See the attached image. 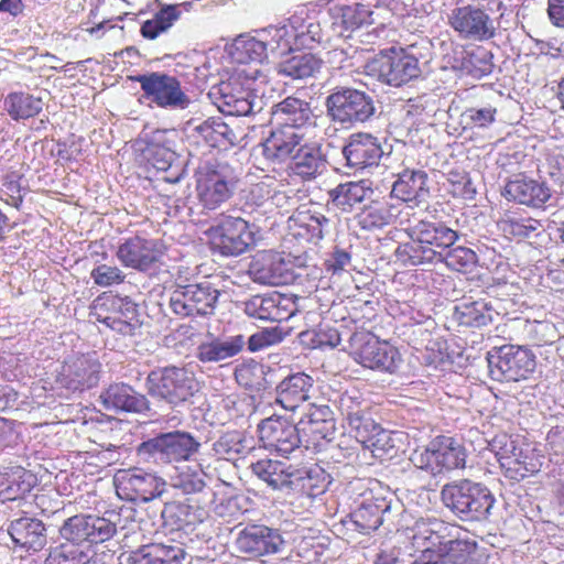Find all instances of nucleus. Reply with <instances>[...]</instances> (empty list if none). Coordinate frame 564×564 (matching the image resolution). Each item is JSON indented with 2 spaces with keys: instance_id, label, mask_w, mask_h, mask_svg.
Segmentation results:
<instances>
[{
  "instance_id": "obj_1",
  "label": "nucleus",
  "mask_w": 564,
  "mask_h": 564,
  "mask_svg": "<svg viewBox=\"0 0 564 564\" xmlns=\"http://www.w3.org/2000/svg\"><path fill=\"white\" fill-rule=\"evenodd\" d=\"M411 545L420 561L441 564H482L476 541L460 536L458 525L437 518L419 519L412 528Z\"/></svg>"
},
{
  "instance_id": "obj_2",
  "label": "nucleus",
  "mask_w": 564,
  "mask_h": 564,
  "mask_svg": "<svg viewBox=\"0 0 564 564\" xmlns=\"http://www.w3.org/2000/svg\"><path fill=\"white\" fill-rule=\"evenodd\" d=\"M405 234L410 241L399 245L395 256L410 265L432 263L441 259L443 250L452 247L458 239L456 230L441 221L426 219L409 224Z\"/></svg>"
},
{
  "instance_id": "obj_3",
  "label": "nucleus",
  "mask_w": 564,
  "mask_h": 564,
  "mask_svg": "<svg viewBox=\"0 0 564 564\" xmlns=\"http://www.w3.org/2000/svg\"><path fill=\"white\" fill-rule=\"evenodd\" d=\"M195 197L202 213L219 209L235 195L239 178L234 169L225 162H208L194 174Z\"/></svg>"
},
{
  "instance_id": "obj_4",
  "label": "nucleus",
  "mask_w": 564,
  "mask_h": 564,
  "mask_svg": "<svg viewBox=\"0 0 564 564\" xmlns=\"http://www.w3.org/2000/svg\"><path fill=\"white\" fill-rule=\"evenodd\" d=\"M148 393L156 400L177 406L199 390V382L186 367L164 366L151 370L145 379Z\"/></svg>"
},
{
  "instance_id": "obj_5",
  "label": "nucleus",
  "mask_w": 564,
  "mask_h": 564,
  "mask_svg": "<svg viewBox=\"0 0 564 564\" xmlns=\"http://www.w3.org/2000/svg\"><path fill=\"white\" fill-rule=\"evenodd\" d=\"M346 350L364 368L380 372L393 373L402 361L395 346L365 329L350 335Z\"/></svg>"
},
{
  "instance_id": "obj_6",
  "label": "nucleus",
  "mask_w": 564,
  "mask_h": 564,
  "mask_svg": "<svg viewBox=\"0 0 564 564\" xmlns=\"http://www.w3.org/2000/svg\"><path fill=\"white\" fill-rule=\"evenodd\" d=\"M441 496L444 505L465 521L486 519L495 502L487 487L468 479L445 485Z\"/></svg>"
},
{
  "instance_id": "obj_7",
  "label": "nucleus",
  "mask_w": 564,
  "mask_h": 564,
  "mask_svg": "<svg viewBox=\"0 0 564 564\" xmlns=\"http://www.w3.org/2000/svg\"><path fill=\"white\" fill-rule=\"evenodd\" d=\"M356 509L351 520L364 534L376 531L383 522V514L390 510V491L377 479L358 480L354 485Z\"/></svg>"
},
{
  "instance_id": "obj_8",
  "label": "nucleus",
  "mask_w": 564,
  "mask_h": 564,
  "mask_svg": "<svg viewBox=\"0 0 564 564\" xmlns=\"http://www.w3.org/2000/svg\"><path fill=\"white\" fill-rule=\"evenodd\" d=\"M466 448L455 437L437 435L422 451L411 457L413 465L432 476H438L466 466Z\"/></svg>"
},
{
  "instance_id": "obj_9",
  "label": "nucleus",
  "mask_w": 564,
  "mask_h": 564,
  "mask_svg": "<svg viewBox=\"0 0 564 564\" xmlns=\"http://www.w3.org/2000/svg\"><path fill=\"white\" fill-rule=\"evenodd\" d=\"M131 80L139 83L141 99L149 106L174 110L185 109L191 104L181 80L169 73L150 72L132 76Z\"/></svg>"
},
{
  "instance_id": "obj_10",
  "label": "nucleus",
  "mask_w": 564,
  "mask_h": 564,
  "mask_svg": "<svg viewBox=\"0 0 564 564\" xmlns=\"http://www.w3.org/2000/svg\"><path fill=\"white\" fill-rule=\"evenodd\" d=\"M89 315L122 336H133L140 327L137 305L117 294L98 295L90 305Z\"/></svg>"
},
{
  "instance_id": "obj_11",
  "label": "nucleus",
  "mask_w": 564,
  "mask_h": 564,
  "mask_svg": "<svg viewBox=\"0 0 564 564\" xmlns=\"http://www.w3.org/2000/svg\"><path fill=\"white\" fill-rule=\"evenodd\" d=\"M261 76L258 69H240L221 82L217 87L218 108L229 116H247L253 110L252 91Z\"/></svg>"
},
{
  "instance_id": "obj_12",
  "label": "nucleus",
  "mask_w": 564,
  "mask_h": 564,
  "mask_svg": "<svg viewBox=\"0 0 564 564\" xmlns=\"http://www.w3.org/2000/svg\"><path fill=\"white\" fill-rule=\"evenodd\" d=\"M206 235L212 249L226 257L240 256L254 242L249 223L241 217L223 216Z\"/></svg>"
},
{
  "instance_id": "obj_13",
  "label": "nucleus",
  "mask_w": 564,
  "mask_h": 564,
  "mask_svg": "<svg viewBox=\"0 0 564 564\" xmlns=\"http://www.w3.org/2000/svg\"><path fill=\"white\" fill-rule=\"evenodd\" d=\"M220 291L209 281L177 285L172 292L170 307L181 317L206 316L214 313Z\"/></svg>"
},
{
  "instance_id": "obj_14",
  "label": "nucleus",
  "mask_w": 564,
  "mask_h": 564,
  "mask_svg": "<svg viewBox=\"0 0 564 564\" xmlns=\"http://www.w3.org/2000/svg\"><path fill=\"white\" fill-rule=\"evenodd\" d=\"M367 69L381 82L397 87L419 77L421 72L415 56L394 47L377 54L367 64Z\"/></svg>"
},
{
  "instance_id": "obj_15",
  "label": "nucleus",
  "mask_w": 564,
  "mask_h": 564,
  "mask_svg": "<svg viewBox=\"0 0 564 564\" xmlns=\"http://www.w3.org/2000/svg\"><path fill=\"white\" fill-rule=\"evenodd\" d=\"M199 447L200 443L191 433L174 431L142 442L138 446V454L153 456L170 464L189 460Z\"/></svg>"
},
{
  "instance_id": "obj_16",
  "label": "nucleus",
  "mask_w": 564,
  "mask_h": 564,
  "mask_svg": "<svg viewBox=\"0 0 564 564\" xmlns=\"http://www.w3.org/2000/svg\"><path fill=\"white\" fill-rule=\"evenodd\" d=\"M165 251L162 240L137 234L123 239L116 257L123 267L145 272L161 262Z\"/></svg>"
},
{
  "instance_id": "obj_17",
  "label": "nucleus",
  "mask_w": 564,
  "mask_h": 564,
  "mask_svg": "<svg viewBox=\"0 0 564 564\" xmlns=\"http://www.w3.org/2000/svg\"><path fill=\"white\" fill-rule=\"evenodd\" d=\"M327 6L332 28L341 36L376 23L378 18L369 0H329Z\"/></svg>"
},
{
  "instance_id": "obj_18",
  "label": "nucleus",
  "mask_w": 564,
  "mask_h": 564,
  "mask_svg": "<svg viewBox=\"0 0 564 564\" xmlns=\"http://www.w3.org/2000/svg\"><path fill=\"white\" fill-rule=\"evenodd\" d=\"M490 375L499 381H520L527 379L535 369V356L525 348L502 346L497 356L488 359Z\"/></svg>"
},
{
  "instance_id": "obj_19",
  "label": "nucleus",
  "mask_w": 564,
  "mask_h": 564,
  "mask_svg": "<svg viewBox=\"0 0 564 564\" xmlns=\"http://www.w3.org/2000/svg\"><path fill=\"white\" fill-rule=\"evenodd\" d=\"M100 369V362L93 356L73 355L63 361L56 382L66 390L82 392L98 384Z\"/></svg>"
},
{
  "instance_id": "obj_20",
  "label": "nucleus",
  "mask_w": 564,
  "mask_h": 564,
  "mask_svg": "<svg viewBox=\"0 0 564 564\" xmlns=\"http://www.w3.org/2000/svg\"><path fill=\"white\" fill-rule=\"evenodd\" d=\"M327 109L335 121L343 124L365 122L375 111L371 99L356 89H343L327 97Z\"/></svg>"
},
{
  "instance_id": "obj_21",
  "label": "nucleus",
  "mask_w": 564,
  "mask_h": 564,
  "mask_svg": "<svg viewBox=\"0 0 564 564\" xmlns=\"http://www.w3.org/2000/svg\"><path fill=\"white\" fill-rule=\"evenodd\" d=\"M117 494L129 501H150L164 490V481L141 468L119 470L115 476Z\"/></svg>"
},
{
  "instance_id": "obj_22",
  "label": "nucleus",
  "mask_w": 564,
  "mask_h": 564,
  "mask_svg": "<svg viewBox=\"0 0 564 564\" xmlns=\"http://www.w3.org/2000/svg\"><path fill=\"white\" fill-rule=\"evenodd\" d=\"M452 29L462 39L488 41L496 34L494 19L482 8L466 4L455 8L448 17Z\"/></svg>"
},
{
  "instance_id": "obj_23",
  "label": "nucleus",
  "mask_w": 564,
  "mask_h": 564,
  "mask_svg": "<svg viewBox=\"0 0 564 564\" xmlns=\"http://www.w3.org/2000/svg\"><path fill=\"white\" fill-rule=\"evenodd\" d=\"M117 532V527L110 520L97 516L78 514L68 518L61 528V534L66 541L78 545L84 542L98 544L110 540Z\"/></svg>"
},
{
  "instance_id": "obj_24",
  "label": "nucleus",
  "mask_w": 564,
  "mask_h": 564,
  "mask_svg": "<svg viewBox=\"0 0 564 564\" xmlns=\"http://www.w3.org/2000/svg\"><path fill=\"white\" fill-rule=\"evenodd\" d=\"M299 300L276 291L254 295L246 303V313L258 319L281 323L296 313H302L304 305H301Z\"/></svg>"
},
{
  "instance_id": "obj_25",
  "label": "nucleus",
  "mask_w": 564,
  "mask_h": 564,
  "mask_svg": "<svg viewBox=\"0 0 564 564\" xmlns=\"http://www.w3.org/2000/svg\"><path fill=\"white\" fill-rule=\"evenodd\" d=\"M332 414L328 405L312 404L308 413L297 423L301 444L306 448H318L324 442L330 441L335 431Z\"/></svg>"
},
{
  "instance_id": "obj_26",
  "label": "nucleus",
  "mask_w": 564,
  "mask_h": 564,
  "mask_svg": "<svg viewBox=\"0 0 564 564\" xmlns=\"http://www.w3.org/2000/svg\"><path fill=\"white\" fill-rule=\"evenodd\" d=\"M258 432L264 448L282 455L292 453L301 444L297 424L280 416L261 421Z\"/></svg>"
},
{
  "instance_id": "obj_27",
  "label": "nucleus",
  "mask_w": 564,
  "mask_h": 564,
  "mask_svg": "<svg viewBox=\"0 0 564 564\" xmlns=\"http://www.w3.org/2000/svg\"><path fill=\"white\" fill-rule=\"evenodd\" d=\"M282 544V536L276 530L260 524L246 527L236 540L237 550L250 557L274 554Z\"/></svg>"
},
{
  "instance_id": "obj_28",
  "label": "nucleus",
  "mask_w": 564,
  "mask_h": 564,
  "mask_svg": "<svg viewBox=\"0 0 564 564\" xmlns=\"http://www.w3.org/2000/svg\"><path fill=\"white\" fill-rule=\"evenodd\" d=\"M248 272L254 282L269 285L285 284L291 278L289 263L281 253L271 250L257 252Z\"/></svg>"
},
{
  "instance_id": "obj_29",
  "label": "nucleus",
  "mask_w": 564,
  "mask_h": 564,
  "mask_svg": "<svg viewBox=\"0 0 564 564\" xmlns=\"http://www.w3.org/2000/svg\"><path fill=\"white\" fill-rule=\"evenodd\" d=\"M505 197L520 205L541 208L551 197V191L543 182L518 175L505 185Z\"/></svg>"
},
{
  "instance_id": "obj_30",
  "label": "nucleus",
  "mask_w": 564,
  "mask_h": 564,
  "mask_svg": "<svg viewBox=\"0 0 564 564\" xmlns=\"http://www.w3.org/2000/svg\"><path fill=\"white\" fill-rule=\"evenodd\" d=\"M307 133L288 124H279L263 143L264 156L279 162L288 160L305 142Z\"/></svg>"
},
{
  "instance_id": "obj_31",
  "label": "nucleus",
  "mask_w": 564,
  "mask_h": 564,
  "mask_svg": "<svg viewBox=\"0 0 564 564\" xmlns=\"http://www.w3.org/2000/svg\"><path fill=\"white\" fill-rule=\"evenodd\" d=\"M343 153L347 164L355 169L377 165L382 156V148L378 139L369 133H354L344 147Z\"/></svg>"
},
{
  "instance_id": "obj_32",
  "label": "nucleus",
  "mask_w": 564,
  "mask_h": 564,
  "mask_svg": "<svg viewBox=\"0 0 564 564\" xmlns=\"http://www.w3.org/2000/svg\"><path fill=\"white\" fill-rule=\"evenodd\" d=\"M272 115L280 124H288L301 131L308 132L316 128L310 104L296 97H286L274 105Z\"/></svg>"
},
{
  "instance_id": "obj_33",
  "label": "nucleus",
  "mask_w": 564,
  "mask_h": 564,
  "mask_svg": "<svg viewBox=\"0 0 564 564\" xmlns=\"http://www.w3.org/2000/svg\"><path fill=\"white\" fill-rule=\"evenodd\" d=\"M429 176L423 170L405 169L399 173L392 185V194L405 203L420 205L430 195L427 186Z\"/></svg>"
},
{
  "instance_id": "obj_34",
  "label": "nucleus",
  "mask_w": 564,
  "mask_h": 564,
  "mask_svg": "<svg viewBox=\"0 0 564 564\" xmlns=\"http://www.w3.org/2000/svg\"><path fill=\"white\" fill-rule=\"evenodd\" d=\"M314 380L304 372L284 378L276 387V402L288 411H295L310 398Z\"/></svg>"
},
{
  "instance_id": "obj_35",
  "label": "nucleus",
  "mask_w": 564,
  "mask_h": 564,
  "mask_svg": "<svg viewBox=\"0 0 564 564\" xmlns=\"http://www.w3.org/2000/svg\"><path fill=\"white\" fill-rule=\"evenodd\" d=\"M329 484V474L318 465L294 466L290 489L303 497L316 498L327 490Z\"/></svg>"
},
{
  "instance_id": "obj_36",
  "label": "nucleus",
  "mask_w": 564,
  "mask_h": 564,
  "mask_svg": "<svg viewBox=\"0 0 564 564\" xmlns=\"http://www.w3.org/2000/svg\"><path fill=\"white\" fill-rule=\"evenodd\" d=\"M45 527L41 520L20 518L11 522L9 534L15 545L39 552L46 545Z\"/></svg>"
},
{
  "instance_id": "obj_37",
  "label": "nucleus",
  "mask_w": 564,
  "mask_h": 564,
  "mask_svg": "<svg viewBox=\"0 0 564 564\" xmlns=\"http://www.w3.org/2000/svg\"><path fill=\"white\" fill-rule=\"evenodd\" d=\"M497 225L506 238L516 241L535 238L543 231L539 219L518 212H508Z\"/></svg>"
},
{
  "instance_id": "obj_38",
  "label": "nucleus",
  "mask_w": 564,
  "mask_h": 564,
  "mask_svg": "<svg viewBox=\"0 0 564 564\" xmlns=\"http://www.w3.org/2000/svg\"><path fill=\"white\" fill-rule=\"evenodd\" d=\"M400 210L397 205L386 198L372 199L356 215L357 224L361 229H381L391 225Z\"/></svg>"
},
{
  "instance_id": "obj_39",
  "label": "nucleus",
  "mask_w": 564,
  "mask_h": 564,
  "mask_svg": "<svg viewBox=\"0 0 564 564\" xmlns=\"http://www.w3.org/2000/svg\"><path fill=\"white\" fill-rule=\"evenodd\" d=\"M43 107L44 101L41 97L23 90L11 91L3 99V110L15 122L37 117Z\"/></svg>"
},
{
  "instance_id": "obj_40",
  "label": "nucleus",
  "mask_w": 564,
  "mask_h": 564,
  "mask_svg": "<svg viewBox=\"0 0 564 564\" xmlns=\"http://www.w3.org/2000/svg\"><path fill=\"white\" fill-rule=\"evenodd\" d=\"M245 345L246 340L242 335L229 336L225 339L215 338L202 343L197 347L196 357L202 362H218L238 355Z\"/></svg>"
},
{
  "instance_id": "obj_41",
  "label": "nucleus",
  "mask_w": 564,
  "mask_h": 564,
  "mask_svg": "<svg viewBox=\"0 0 564 564\" xmlns=\"http://www.w3.org/2000/svg\"><path fill=\"white\" fill-rule=\"evenodd\" d=\"M185 552L180 546L152 543L133 552L130 564H183Z\"/></svg>"
},
{
  "instance_id": "obj_42",
  "label": "nucleus",
  "mask_w": 564,
  "mask_h": 564,
  "mask_svg": "<svg viewBox=\"0 0 564 564\" xmlns=\"http://www.w3.org/2000/svg\"><path fill=\"white\" fill-rule=\"evenodd\" d=\"M107 406L126 412H142L148 409L147 398L126 383H113L104 393Z\"/></svg>"
},
{
  "instance_id": "obj_43",
  "label": "nucleus",
  "mask_w": 564,
  "mask_h": 564,
  "mask_svg": "<svg viewBox=\"0 0 564 564\" xmlns=\"http://www.w3.org/2000/svg\"><path fill=\"white\" fill-rule=\"evenodd\" d=\"M252 473L273 489L289 488L292 482L293 465L274 459H259L250 466Z\"/></svg>"
},
{
  "instance_id": "obj_44",
  "label": "nucleus",
  "mask_w": 564,
  "mask_h": 564,
  "mask_svg": "<svg viewBox=\"0 0 564 564\" xmlns=\"http://www.w3.org/2000/svg\"><path fill=\"white\" fill-rule=\"evenodd\" d=\"M491 306L485 300L464 299L455 306V321L467 327H482L488 325L491 319Z\"/></svg>"
},
{
  "instance_id": "obj_45",
  "label": "nucleus",
  "mask_w": 564,
  "mask_h": 564,
  "mask_svg": "<svg viewBox=\"0 0 564 564\" xmlns=\"http://www.w3.org/2000/svg\"><path fill=\"white\" fill-rule=\"evenodd\" d=\"M323 164L319 144L307 139L292 156V171L304 180L314 178Z\"/></svg>"
},
{
  "instance_id": "obj_46",
  "label": "nucleus",
  "mask_w": 564,
  "mask_h": 564,
  "mask_svg": "<svg viewBox=\"0 0 564 564\" xmlns=\"http://www.w3.org/2000/svg\"><path fill=\"white\" fill-rule=\"evenodd\" d=\"M323 61L311 52L292 55L278 64V74L293 79L313 76L322 67Z\"/></svg>"
},
{
  "instance_id": "obj_47",
  "label": "nucleus",
  "mask_w": 564,
  "mask_h": 564,
  "mask_svg": "<svg viewBox=\"0 0 564 564\" xmlns=\"http://www.w3.org/2000/svg\"><path fill=\"white\" fill-rule=\"evenodd\" d=\"M368 187L361 182H347L337 185L328 192L332 204L341 212L348 213L365 200Z\"/></svg>"
},
{
  "instance_id": "obj_48",
  "label": "nucleus",
  "mask_w": 564,
  "mask_h": 564,
  "mask_svg": "<svg viewBox=\"0 0 564 564\" xmlns=\"http://www.w3.org/2000/svg\"><path fill=\"white\" fill-rule=\"evenodd\" d=\"M558 324L560 323H555L549 318L543 321H527L523 326V333L532 346H549L564 336Z\"/></svg>"
},
{
  "instance_id": "obj_49",
  "label": "nucleus",
  "mask_w": 564,
  "mask_h": 564,
  "mask_svg": "<svg viewBox=\"0 0 564 564\" xmlns=\"http://www.w3.org/2000/svg\"><path fill=\"white\" fill-rule=\"evenodd\" d=\"M340 410L345 415L348 427L350 431L356 433L357 438H366V433L369 431L370 425L373 430H377L375 424L365 417V412L361 409V402L358 401L357 397L344 394L340 398Z\"/></svg>"
},
{
  "instance_id": "obj_50",
  "label": "nucleus",
  "mask_w": 564,
  "mask_h": 564,
  "mask_svg": "<svg viewBox=\"0 0 564 564\" xmlns=\"http://www.w3.org/2000/svg\"><path fill=\"white\" fill-rule=\"evenodd\" d=\"M270 50V41L257 37L239 39L232 45V57L240 64L261 62Z\"/></svg>"
},
{
  "instance_id": "obj_51",
  "label": "nucleus",
  "mask_w": 564,
  "mask_h": 564,
  "mask_svg": "<svg viewBox=\"0 0 564 564\" xmlns=\"http://www.w3.org/2000/svg\"><path fill=\"white\" fill-rule=\"evenodd\" d=\"M462 68L475 78L489 75L494 69L492 54L484 46H474L465 52Z\"/></svg>"
},
{
  "instance_id": "obj_52",
  "label": "nucleus",
  "mask_w": 564,
  "mask_h": 564,
  "mask_svg": "<svg viewBox=\"0 0 564 564\" xmlns=\"http://www.w3.org/2000/svg\"><path fill=\"white\" fill-rule=\"evenodd\" d=\"M293 24L296 29V42L299 51L312 50L315 44L321 42L322 28L315 18H303L293 15Z\"/></svg>"
},
{
  "instance_id": "obj_53",
  "label": "nucleus",
  "mask_w": 564,
  "mask_h": 564,
  "mask_svg": "<svg viewBox=\"0 0 564 564\" xmlns=\"http://www.w3.org/2000/svg\"><path fill=\"white\" fill-rule=\"evenodd\" d=\"M512 468H509L506 476L512 479H523L530 475L536 474L542 467L540 455L532 448L522 447L518 451L517 457L513 460Z\"/></svg>"
},
{
  "instance_id": "obj_54",
  "label": "nucleus",
  "mask_w": 564,
  "mask_h": 564,
  "mask_svg": "<svg viewBox=\"0 0 564 564\" xmlns=\"http://www.w3.org/2000/svg\"><path fill=\"white\" fill-rule=\"evenodd\" d=\"M267 35L270 36L271 51H279L281 53L299 51L293 15L283 25L271 28Z\"/></svg>"
},
{
  "instance_id": "obj_55",
  "label": "nucleus",
  "mask_w": 564,
  "mask_h": 564,
  "mask_svg": "<svg viewBox=\"0 0 564 564\" xmlns=\"http://www.w3.org/2000/svg\"><path fill=\"white\" fill-rule=\"evenodd\" d=\"M420 346L417 349L424 351V360L430 366L437 367L448 357L445 340L427 329L421 332Z\"/></svg>"
},
{
  "instance_id": "obj_56",
  "label": "nucleus",
  "mask_w": 564,
  "mask_h": 564,
  "mask_svg": "<svg viewBox=\"0 0 564 564\" xmlns=\"http://www.w3.org/2000/svg\"><path fill=\"white\" fill-rule=\"evenodd\" d=\"M301 338L312 349L335 348L341 340L336 328L322 324L316 329L302 332Z\"/></svg>"
},
{
  "instance_id": "obj_57",
  "label": "nucleus",
  "mask_w": 564,
  "mask_h": 564,
  "mask_svg": "<svg viewBox=\"0 0 564 564\" xmlns=\"http://www.w3.org/2000/svg\"><path fill=\"white\" fill-rule=\"evenodd\" d=\"M444 186L453 198L473 199L476 194V188L473 186L470 176L464 170H451L447 173Z\"/></svg>"
},
{
  "instance_id": "obj_58",
  "label": "nucleus",
  "mask_w": 564,
  "mask_h": 564,
  "mask_svg": "<svg viewBox=\"0 0 564 564\" xmlns=\"http://www.w3.org/2000/svg\"><path fill=\"white\" fill-rule=\"evenodd\" d=\"M436 260L443 261L452 270L466 273L476 265L478 258L473 249L458 246L448 250L445 256L442 253V258Z\"/></svg>"
},
{
  "instance_id": "obj_59",
  "label": "nucleus",
  "mask_w": 564,
  "mask_h": 564,
  "mask_svg": "<svg viewBox=\"0 0 564 564\" xmlns=\"http://www.w3.org/2000/svg\"><path fill=\"white\" fill-rule=\"evenodd\" d=\"M86 557L80 545L74 541H66L50 552L45 564H85Z\"/></svg>"
},
{
  "instance_id": "obj_60",
  "label": "nucleus",
  "mask_w": 564,
  "mask_h": 564,
  "mask_svg": "<svg viewBox=\"0 0 564 564\" xmlns=\"http://www.w3.org/2000/svg\"><path fill=\"white\" fill-rule=\"evenodd\" d=\"M360 441L371 451L373 456L378 458H392L398 452L393 433L382 429H377L375 434Z\"/></svg>"
},
{
  "instance_id": "obj_61",
  "label": "nucleus",
  "mask_w": 564,
  "mask_h": 564,
  "mask_svg": "<svg viewBox=\"0 0 564 564\" xmlns=\"http://www.w3.org/2000/svg\"><path fill=\"white\" fill-rule=\"evenodd\" d=\"M297 221L302 229V231H299V236L306 238L311 242H317L323 239L325 228L328 225V219L323 214L311 215L308 213H301Z\"/></svg>"
},
{
  "instance_id": "obj_62",
  "label": "nucleus",
  "mask_w": 564,
  "mask_h": 564,
  "mask_svg": "<svg viewBox=\"0 0 564 564\" xmlns=\"http://www.w3.org/2000/svg\"><path fill=\"white\" fill-rule=\"evenodd\" d=\"M497 459L507 474L509 468H512L513 460L517 457L518 451L521 448L517 442L509 435L496 436L492 441Z\"/></svg>"
},
{
  "instance_id": "obj_63",
  "label": "nucleus",
  "mask_w": 564,
  "mask_h": 564,
  "mask_svg": "<svg viewBox=\"0 0 564 564\" xmlns=\"http://www.w3.org/2000/svg\"><path fill=\"white\" fill-rule=\"evenodd\" d=\"M497 112V108L492 106L484 108L471 107L466 109L463 112L462 117L466 122V126L469 127L470 129H485L496 121Z\"/></svg>"
},
{
  "instance_id": "obj_64",
  "label": "nucleus",
  "mask_w": 564,
  "mask_h": 564,
  "mask_svg": "<svg viewBox=\"0 0 564 564\" xmlns=\"http://www.w3.org/2000/svg\"><path fill=\"white\" fill-rule=\"evenodd\" d=\"M94 283L101 288L121 284L126 274L117 267L100 264L94 268L90 272Z\"/></svg>"
}]
</instances>
